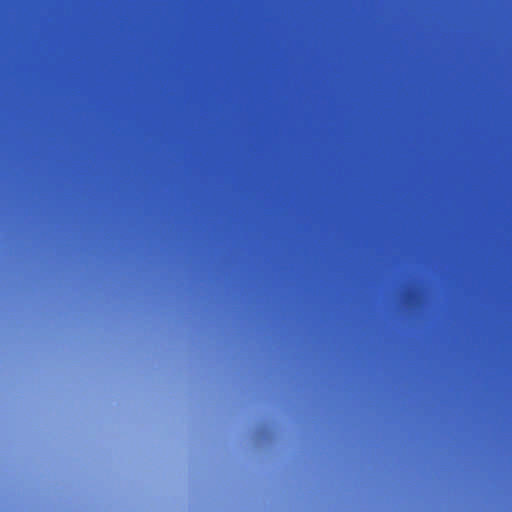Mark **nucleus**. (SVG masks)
<instances>
[{
  "label": "nucleus",
  "instance_id": "nucleus-1",
  "mask_svg": "<svg viewBox=\"0 0 512 512\" xmlns=\"http://www.w3.org/2000/svg\"><path fill=\"white\" fill-rule=\"evenodd\" d=\"M30 37H26V94H27V105H30L29 95H30Z\"/></svg>",
  "mask_w": 512,
  "mask_h": 512
},
{
  "label": "nucleus",
  "instance_id": "nucleus-2",
  "mask_svg": "<svg viewBox=\"0 0 512 512\" xmlns=\"http://www.w3.org/2000/svg\"><path fill=\"white\" fill-rule=\"evenodd\" d=\"M30 0H26V37H30Z\"/></svg>",
  "mask_w": 512,
  "mask_h": 512
}]
</instances>
